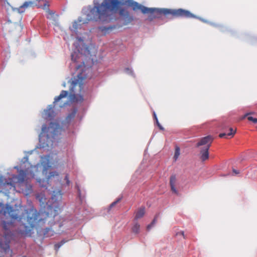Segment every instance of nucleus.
<instances>
[{"label":"nucleus","instance_id":"1","mask_svg":"<svg viewBox=\"0 0 257 257\" xmlns=\"http://www.w3.org/2000/svg\"><path fill=\"white\" fill-rule=\"evenodd\" d=\"M123 4L119 0H103L101 4L94 3V7L88 9L84 13L85 19L79 18L73 24L74 31L79 28L82 24H87L89 21H107L110 17V12L116 13L118 11L120 16L123 18L124 25H127L133 21L127 11L120 8Z\"/></svg>","mask_w":257,"mask_h":257},{"label":"nucleus","instance_id":"2","mask_svg":"<svg viewBox=\"0 0 257 257\" xmlns=\"http://www.w3.org/2000/svg\"><path fill=\"white\" fill-rule=\"evenodd\" d=\"M124 4L131 7L135 11L140 10L142 13L149 14L148 20L153 21L156 18H159L162 14L167 16L171 15L173 18L181 17L185 18H197V16L190 11L182 9H168L149 8L139 4L133 0H126Z\"/></svg>","mask_w":257,"mask_h":257},{"label":"nucleus","instance_id":"3","mask_svg":"<svg viewBox=\"0 0 257 257\" xmlns=\"http://www.w3.org/2000/svg\"><path fill=\"white\" fill-rule=\"evenodd\" d=\"M16 212L17 211L10 205H7L4 210V215L9 216L12 220H24L27 221L29 225H36L41 220L40 214L36 209L33 208L26 209L23 216L21 217Z\"/></svg>","mask_w":257,"mask_h":257},{"label":"nucleus","instance_id":"4","mask_svg":"<svg viewBox=\"0 0 257 257\" xmlns=\"http://www.w3.org/2000/svg\"><path fill=\"white\" fill-rule=\"evenodd\" d=\"M78 80L76 81H73L71 84V87L70 89V92L71 94H74L75 93L74 88L76 86H78L79 88V92H80L83 89V83L79 82V80H83L86 78V76H84L82 73H80L77 74Z\"/></svg>","mask_w":257,"mask_h":257},{"label":"nucleus","instance_id":"5","mask_svg":"<svg viewBox=\"0 0 257 257\" xmlns=\"http://www.w3.org/2000/svg\"><path fill=\"white\" fill-rule=\"evenodd\" d=\"M213 140V138L211 136L203 137L197 143L196 147H199L201 146H204V147L205 146H208L210 148Z\"/></svg>","mask_w":257,"mask_h":257},{"label":"nucleus","instance_id":"6","mask_svg":"<svg viewBox=\"0 0 257 257\" xmlns=\"http://www.w3.org/2000/svg\"><path fill=\"white\" fill-rule=\"evenodd\" d=\"M209 146H205L203 148H201L200 149V159L202 161H205L207 160L209 158Z\"/></svg>","mask_w":257,"mask_h":257},{"label":"nucleus","instance_id":"7","mask_svg":"<svg viewBox=\"0 0 257 257\" xmlns=\"http://www.w3.org/2000/svg\"><path fill=\"white\" fill-rule=\"evenodd\" d=\"M177 179L176 176L174 175H171L170 178V185L171 187V190L173 193L176 195L179 194L178 191L176 188Z\"/></svg>","mask_w":257,"mask_h":257},{"label":"nucleus","instance_id":"8","mask_svg":"<svg viewBox=\"0 0 257 257\" xmlns=\"http://www.w3.org/2000/svg\"><path fill=\"white\" fill-rule=\"evenodd\" d=\"M34 5V2H25L21 6L18 8V11L20 13H23L25 12L27 9L33 7Z\"/></svg>","mask_w":257,"mask_h":257},{"label":"nucleus","instance_id":"9","mask_svg":"<svg viewBox=\"0 0 257 257\" xmlns=\"http://www.w3.org/2000/svg\"><path fill=\"white\" fill-rule=\"evenodd\" d=\"M68 95V92L67 91L62 90L60 95L55 98L53 102L54 105H56L61 99L66 97Z\"/></svg>","mask_w":257,"mask_h":257},{"label":"nucleus","instance_id":"10","mask_svg":"<svg viewBox=\"0 0 257 257\" xmlns=\"http://www.w3.org/2000/svg\"><path fill=\"white\" fill-rule=\"evenodd\" d=\"M145 213V207H141L140 208H138L136 212V215L135 217V219L137 220L139 219H140L142 218Z\"/></svg>","mask_w":257,"mask_h":257},{"label":"nucleus","instance_id":"11","mask_svg":"<svg viewBox=\"0 0 257 257\" xmlns=\"http://www.w3.org/2000/svg\"><path fill=\"white\" fill-rule=\"evenodd\" d=\"M229 133H221L219 135V137L221 138H228V137H229L230 138H232L236 132V130H234L233 128L230 127L229 129Z\"/></svg>","mask_w":257,"mask_h":257},{"label":"nucleus","instance_id":"12","mask_svg":"<svg viewBox=\"0 0 257 257\" xmlns=\"http://www.w3.org/2000/svg\"><path fill=\"white\" fill-rule=\"evenodd\" d=\"M53 108L54 106L50 105L49 106L48 109L45 110V115L46 118H51L53 117L54 113Z\"/></svg>","mask_w":257,"mask_h":257},{"label":"nucleus","instance_id":"13","mask_svg":"<svg viewBox=\"0 0 257 257\" xmlns=\"http://www.w3.org/2000/svg\"><path fill=\"white\" fill-rule=\"evenodd\" d=\"M77 112V109H74L66 117L65 121L67 123L70 122L75 117Z\"/></svg>","mask_w":257,"mask_h":257},{"label":"nucleus","instance_id":"14","mask_svg":"<svg viewBox=\"0 0 257 257\" xmlns=\"http://www.w3.org/2000/svg\"><path fill=\"white\" fill-rule=\"evenodd\" d=\"M26 177V172L25 171L21 170L19 171V173L18 175V180L20 182H23L24 181Z\"/></svg>","mask_w":257,"mask_h":257},{"label":"nucleus","instance_id":"15","mask_svg":"<svg viewBox=\"0 0 257 257\" xmlns=\"http://www.w3.org/2000/svg\"><path fill=\"white\" fill-rule=\"evenodd\" d=\"M0 248L3 249L5 252H7L10 249L9 242L3 243L0 240Z\"/></svg>","mask_w":257,"mask_h":257},{"label":"nucleus","instance_id":"16","mask_svg":"<svg viewBox=\"0 0 257 257\" xmlns=\"http://www.w3.org/2000/svg\"><path fill=\"white\" fill-rule=\"evenodd\" d=\"M67 241V240L63 239V240H61L60 242H58V243L55 244L54 245L55 249L56 251H58V249H59V248L62 245H63L65 243H66Z\"/></svg>","mask_w":257,"mask_h":257},{"label":"nucleus","instance_id":"17","mask_svg":"<svg viewBox=\"0 0 257 257\" xmlns=\"http://www.w3.org/2000/svg\"><path fill=\"white\" fill-rule=\"evenodd\" d=\"M179 155H180V148H179V147H177L175 149V154H174V159H175V161H176L177 160Z\"/></svg>","mask_w":257,"mask_h":257},{"label":"nucleus","instance_id":"18","mask_svg":"<svg viewBox=\"0 0 257 257\" xmlns=\"http://www.w3.org/2000/svg\"><path fill=\"white\" fill-rule=\"evenodd\" d=\"M57 195H58V196H57L58 198H56V195H53V196H52V198H51L53 201H56L58 199H61V198H62V194L61 193V191H59L57 193Z\"/></svg>","mask_w":257,"mask_h":257},{"label":"nucleus","instance_id":"19","mask_svg":"<svg viewBox=\"0 0 257 257\" xmlns=\"http://www.w3.org/2000/svg\"><path fill=\"white\" fill-rule=\"evenodd\" d=\"M77 188L78 196L79 198V200H80L81 203H82L83 201V200L84 199V197L81 195V191H80V189L79 187L78 186H77Z\"/></svg>","mask_w":257,"mask_h":257},{"label":"nucleus","instance_id":"20","mask_svg":"<svg viewBox=\"0 0 257 257\" xmlns=\"http://www.w3.org/2000/svg\"><path fill=\"white\" fill-rule=\"evenodd\" d=\"M49 231H51V229L50 228H49V227H47V228H46V229H45V231H44V235L45 236H46V237H48V236H51V235L53 234V233H51V234H49L48 233V232H49Z\"/></svg>","mask_w":257,"mask_h":257},{"label":"nucleus","instance_id":"21","mask_svg":"<svg viewBox=\"0 0 257 257\" xmlns=\"http://www.w3.org/2000/svg\"><path fill=\"white\" fill-rule=\"evenodd\" d=\"M55 176H58V173L56 172H52L49 173V176H48V180H49L50 178H51L53 177H54Z\"/></svg>","mask_w":257,"mask_h":257},{"label":"nucleus","instance_id":"22","mask_svg":"<svg viewBox=\"0 0 257 257\" xmlns=\"http://www.w3.org/2000/svg\"><path fill=\"white\" fill-rule=\"evenodd\" d=\"M121 200V198L117 199L116 201L112 202L109 206V209L110 210L113 207H114L117 203H118Z\"/></svg>","mask_w":257,"mask_h":257},{"label":"nucleus","instance_id":"23","mask_svg":"<svg viewBox=\"0 0 257 257\" xmlns=\"http://www.w3.org/2000/svg\"><path fill=\"white\" fill-rule=\"evenodd\" d=\"M247 119L249 121H252L253 123H257V118H254V117H253L249 115L247 117Z\"/></svg>","mask_w":257,"mask_h":257},{"label":"nucleus","instance_id":"24","mask_svg":"<svg viewBox=\"0 0 257 257\" xmlns=\"http://www.w3.org/2000/svg\"><path fill=\"white\" fill-rule=\"evenodd\" d=\"M140 230V226H133L132 228L133 231L135 233H138Z\"/></svg>","mask_w":257,"mask_h":257},{"label":"nucleus","instance_id":"25","mask_svg":"<svg viewBox=\"0 0 257 257\" xmlns=\"http://www.w3.org/2000/svg\"><path fill=\"white\" fill-rule=\"evenodd\" d=\"M50 207H51V209H52V208L53 207H55V208H56V209H54V211H57V212H55V213L54 214V216H55V215H56L57 214H58V211L60 210V208H59V207H58V206H55V205H54V206H50Z\"/></svg>","mask_w":257,"mask_h":257},{"label":"nucleus","instance_id":"26","mask_svg":"<svg viewBox=\"0 0 257 257\" xmlns=\"http://www.w3.org/2000/svg\"><path fill=\"white\" fill-rule=\"evenodd\" d=\"M254 112H250L246 113H245V114H244V115L242 117V119H244V118H245V117H247H247H248L249 115H251V114H254Z\"/></svg>","mask_w":257,"mask_h":257},{"label":"nucleus","instance_id":"27","mask_svg":"<svg viewBox=\"0 0 257 257\" xmlns=\"http://www.w3.org/2000/svg\"><path fill=\"white\" fill-rule=\"evenodd\" d=\"M25 226V231H27V230L31 231V229H32L35 226L32 225V226Z\"/></svg>","mask_w":257,"mask_h":257},{"label":"nucleus","instance_id":"28","mask_svg":"<svg viewBox=\"0 0 257 257\" xmlns=\"http://www.w3.org/2000/svg\"><path fill=\"white\" fill-rule=\"evenodd\" d=\"M64 179L66 180L67 185H69L70 184V181L69 180V177L68 174H67L65 176Z\"/></svg>","mask_w":257,"mask_h":257},{"label":"nucleus","instance_id":"29","mask_svg":"<svg viewBox=\"0 0 257 257\" xmlns=\"http://www.w3.org/2000/svg\"><path fill=\"white\" fill-rule=\"evenodd\" d=\"M48 7H49V5L47 3H45L43 7V9L44 10H48Z\"/></svg>","mask_w":257,"mask_h":257},{"label":"nucleus","instance_id":"30","mask_svg":"<svg viewBox=\"0 0 257 257\" xmlns=\"http://www.w3.org/2000/svg\"><path fill=\"white\" fill-rule=\"evenodd\" d=\"M157 217L156 216L154 219H153V220L152 221L151 225H154L155 224H156L157 223Z\"/></svg>","mask_w":257,"mask_h":257},{"label":"nucleus","instance_id":"31","mask_svg":"<svg viewBox=\"0 0 257 257\" xmlns=\"http://www.w3.org/2000/svg\"><path fill=\"white\" fill-rule=\"evenodd\" d=\"M47 128V127L46 125L44 124V125H43L42 126V131L43 132H45V131Z\"/></svg>","mask_w":257,"mask_h":257},{"label":"nucleus","instance_id":"32","mask_svg":"<svg viewBox=\"0 0 257 257\" xmlns=\"http://www.w3.org/2000/svg\"><path fill=\"white\" fill-rule=\"evenodd\" d=\"M182 235L184 238H185L184 234L183 231H181L176 233V235Z\"/></svg>","mask_w":257,"mask_h":257},{"label":"nucleus","instance_id":"33","mask_svg":"<svg viewBox=\"0 0 257 257\" xmlns=\"http://www.w3.org/2000/svg\"><path fill=\"white\" fill-rule=\"evenodd\" d=\"M233 172L234 174H239V171L236 170H235V169H233Z\"/></svg>","mask_w":257,"mask_h":257},{"label":"nucleus","instance_id":"34","mask_svg":"<svg viewBox=\"0 0 257 257\" xmlns=\"http://www.w3.org/2000/svg\"><path fill=\"white\" fill-rule=\"evenodd\" d=\"M65 104H66V103H60L59 104V106L60 107H62L63 106H64L65 105Z\"/></svg>","mask_w":257,"mask_h":257},{"label":"nucleus","instance_id":"35","mask_svg":"<svg viewBox=\"0 0 257 257\" xmlns=\"http://www.w3.org/2000/svg\"><path fill=\"white\" fill-rule=\"evenodd\" d=\"M158 127H159V128L161 130H164V128L160 124V123H158Z\"/></svg>","mask_w":257,"mask_h":257},{"label":"nucleus","instance_id":"36","mask_svg":"<svg viewBox=\"0 0 257 257\" xmlns=\"http://www.w3.org/2000/svg\"><path fill=\"white\" fill-rule=\"evenodd\" d=\"M153 115H154V118H155V120L158 119L157 117V115H156V113H155V112H154V113H153Z\"/></svg>","mask_w":257,"mask_h":257},{"label":"nucleus","instance_id":"37","mask_svg":"<svg viewBox=\"0 0 257 257\" xmlns=\"http://www.w3.org/2000/svg\"><path fill=\"white\" fill-rule=\"evenodd\" d=\"M152 226H151V225L148 226L147 228V230L149 231L151 229Z\"/></svg>","mask_w":257,"mask_h":257},{"label":"nucleus","instance_id":"38","mask_svg":"<svg viewBox=\"0 0 257 257\" xmlns=\"http://www.w3.org/2000/svg\"><path fill=\"white\" fill-rule=\"evenodd\" d=\"M25 234L26 235H27V236H30V235H31V233H29V232H26L25 233Z\"/></svg>","mask_w":257,"mask_h":257},{"label":"nucleus","instance_id":"39","mask_svg":"<svg viewBox=\"0 0 257 257\" xmlns=\"http://www.w3.org/2000/svg\"><path fill=\"white\" fill-rule=\"evenodd\" d=\"M4 226V229L5 230L7 229V227H8V226L5 225V226Z\"/></svg>","mask_w":257,"mask_h":257},{"label":"nucleus","instance_id":"40","mask_svg":"<svg viewBox=\"0 0 257 257\" xmlns=\"http://www.w3.org/2000/svg\"><path fill=\"white\" fill-rule=\"evenodd\" d=\"M156 123H157V124L158 125V123H159V122L158 121V119L156 120Z\"/></svg>","mask_w":257,"mask_h":257}]
</instances>
